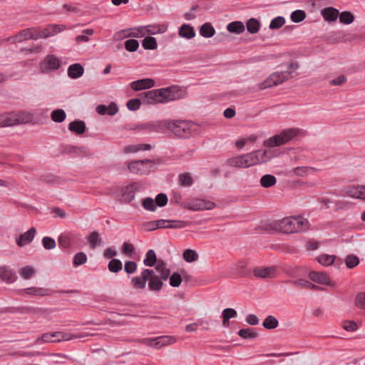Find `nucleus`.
Wrapping results in <instances>:
<instances>
[{
  "instance_id": "obj_1",
  "label": "nucleus",
  "mask_w": 365,
  "mask_h": 365,
  "mask_svg": "<svg viewBox=\"0 0 365 365\" xmlns=\"http://www.w3.org/2000/svg\"><path fill=\"white\" fill-rule=\"evenodd\" d=\"M269 227L277 232L291 234L307 230L309 227V222L302 217H287L272 222Z\"/></svg>"
},
{
  "instance_id": "obj_2",
  "label": "nucleus",
  "mask_w": 365,
  "mask_h": 365,
  "mask_svg": "<svg viewBox=\"0 0 365 365\" xmlns=\"http://www.w3.org/2000/svg\"><path fill=\"white\" fill-rule=\"evenodd\" d=\"M298 68L297 63H291L288 70L277 71L272 73L263 83L259 85V89L264 90L272 86H278L292 77V73Z\"/></svg>"
},
{
  "instance_id": "obj_3",
  "label": "nucleus",
  "mask_w": 365,
  "mask_h": 365,
  "mask_svg": "<svg viewBox=\"0 0 365 365\" xmlns=\"http://www.w3.org/2000/svg\"><path fill=\"white\" fill-rule=\"evenodd\" d=\"M193 125L186 120L167 119L166 130L172 131L177 137L189 138L192 133Z\"/></svg>"
},
{
  "instance_id": "obj_4",
  "label": "nucleus",
  "mask_w": 365,
  "mask_h": 365,
  "mask_svg": "<svg viewBox=\"0 0 365 365\" xmlns=\"http://www.w3.org/2000/svg\"><path fill=\"white\" fill-rule=\"evenodd\" d=\"M298 134V130L295 128L285 129L279 134L273 135L265 140L263 145L265 147L274 148L286 144Z\"/></svg>"
},
{
  "instance_id": "obj_5",
  "label": "nucleus",
  "mask_w": 365,
  "mask_h": 365,
  "mask_svg": "<svg viewBox=\"0 0 365 365\" xmlns=\"http://www.w3.org/2000/svg\"><path fill=\"white\" fill-rule=\"evenodd\" d=\"M148 103H164L182 98L180 93H143Z\"/></svg>"
},
{
  "instance_id": "obj_6",
  "label": "nucleus",
  "mask_w": 365,
  "mask_h": 365,
  "mask_svg": "<svg viewBox=\"0 0 365 365\" xmlns=\"http://www.w3.org/2000/svg\"><path fill=\"white\" fill-rule=\"evenodd\" d=\"M180 206L184 209L197 211L212 210L215 207V203L205 200L194 199L191 202H184L181 203Z\"/></svg>"
},
{
  "instance_id": "obj_7",
  "label": "nucleus",
  "mask_w": 365,
  "mask_h": 365,
  "mask_svg": "<svg viewBox=\"0 0 365 365\" xmlns=\"http://www.w3.org/2000/svg\"><path fill=\"white\" fill-rule=\"evenodd\" d=\"M29 39H37L35 28H29L23 29L21 31H19L17 34L6 38L5 41L11 42L12 43H16L23 42L24 41Z\"/></svg>"
},
{
  "instance_id": "obj_8",
  "label": "nucleus",
  "mask_w": 365,
  "mask_h": 365,
  "mask_svg": "<svg viewBox=\"0 0 365 365\" xmlns=\"http://www.w3.org/2000/svg\"><path fill=\"white\" fill-rule=\"evenodd\" d=\"M61 66L60 60L54 55H48L40 65V69L43 73H47L52 70L58 69Z\"/></svg>"
},
{
  "instance_id": "obj_9",
  "label": "nucleus",
  "mask_w": 365,
  "mask_h": 365,
  "mask_svg": "<svg viewBox=\"0 0 365 365\" xmlns=\"http://www.w3.org/2000/svg\"><path fill=\"white\" fill-rule=\"evenodd\" d=\"M150 160H134L128 163V168L130 173L138 175L145 174L148 172L147 164L150 163Z\"/></svg>"
},
{
  "instance_id": "obj_10",
  "label": "nucleus",
  "mask_w": 365,
  "mask_h": 365,
  "mask_svg": "<svg viewBox=\"0 0 365 365\" xmlns=\"http://www.w3.org/2000/svg\"><path fill=\"white\" fill-rule=\"evenodd\" d=\"M167 119L159 120L156 121H151L143 123L140 125V129L147 130L148 132H162L166 130Z\"/></svg>"
},
{
  "instance_id": "obj_11",
  "label": "nucleus",
  "mask_w": 365,
  "mask_h": 365,
  "mask_svg": "<svg viewBox=\"0 0 365 365\" xmlns=\"http://www.w3.org/2000/svg\"><path fill=\"white\" fill-rule=\"evenodd\" d=\"M153 274V269H145L141 272L140 277H135L132 279V284L135 288L144 289L146 285V282L150 276Z\"/></svg>"
},
{
  "instance_id": "obj_12",
  "label": "nucleus",
  "mask_w": 365,
  "mask_h": 365,
  "mask_svg": "<svg viewBox=\"0 0 365 365\" xmlns=\"http://www.w3.org/2000/svg\"><path fill=\"white\" fill-rule=\"evenodd\" d=\"M153 86H155V81L152 78H143L130 83V88L135 91L149 89Z\"/></svg>"
},
{
  "instance_id": "obj_13",
  "label": "nucleus",
  "mask_w": 365,
  "mask_h": 365,
  "mask_svg": "<svg viewBox=\"0 0 365 365\" xmlns=\"http://www.w3.org/2000/svg\"><path fill=\"white\" fill-rule=\"evenodd\" d=\"M276 273L275 267H258L254 269L253 274L259 278H272Z\"/></svg>"
},
{
  "instance_id": "obj_14",
  "label": "nucleus",
  "mask_w": 365,
  "mask_h": 365,
  "mask_svg": "<svg viewBox=\"0 0 365 365\" xmlns=\"http://www.w3.org/2000/svg\"><path fill=\"white\" fill-rule=\"evenodd\" d=\"M36 230L35 227H31L27 232L21 234L18 239L16 243L18 246L23 247L25 245L31 242L36 235Z\"/></svg>"
},
{
  "instance_id": "obj_15",
  "label": "nucleus",
  "mask_w": 365,
  "mask_h": 365,
  "mask_svg": "<svg viewBox=\"0 0 365 365\" xmlns=\"http://www.w3.org/2000/svg\"><path fill=\"white\" fill-rule=\"evenodd\" d=\"M96 111L100 115H114L116 114L118 111V106L115 103L111 102L108 106L106 105H98L96 107Z\"/></svg>"
},
{
  "instance_id": "obj_16",
  "label": "nucleus",
  "mask_w": 365,
  "mask_h": 365,
  "mask_svg": "<svg viewBox=\"0 0 365 365\" xmlns=\"http://www.w3.org/2000/svg\"><path fill=\"white\" fill-rule=\"evenodd\" d=\"M346 194L350 197L365 200V185L348 187L346 189Z\"/></svg>"
},
{
  "instance_id": "obj_17",
  "label": "nucleus",
  "mask_w": 365,
  "mask_h": 365,
  "mask_svg": "<svg viewBox=\"0 0 365 365\" xmlns=\"http://www.w3.org/2000/svg\"><path fill=\"white\" fill-rule=\"evenodd\" d=\"M321 14L326 21H335L339 15L338 9L334 7H327L321 11Z\"/></svg>"
},
{
  "instance_id": "obj_18",
  "label": "nucleus",
  "mask_w": 365,
  "mask_h": 365,
  "mask_svg": "<svg viewBox=\"0 0 365 365\" xmlns=\"http://www.w3.org/2000/svg\"><path fill=\"white\" fill-rule=\"evenodd\" d=\"M178 34L181 38L191 39L196 35L194 28L190 24H182L178 29Z\"/></svg>"
},
{
  "instance_id": "obj_19",
  "label": "nucleus",
  "mask_w": 365,
  "mask_h": 365,
  "mask_svg": "<svg viewBox=\"0 0 365 365\" xmlns=\"http://www.w3.org/2000/svg\"><path fill=\"white\" fill-rule=\"evenodd\" d=\"M68 129L77 135H82L86 131V125L84 121L76 120L68 124Z\"/></svg>"
},
{
  "instance_id": "obj_20",
  "label": "nucleus",
  "mask_w": 365,
  "mask_h": 365,
  "mask_svg": "<svg viewBox=\"0 0 365 365\" xmlns=\"http://www.w3.org/2000/svg\"><path fill=\"white\" fill-rule=\"evenodd\" d=\"M146 34L148 35H155L158 34H164L167 31L168 26L167 24H151L145 26Z\"/></svg>"
},
{
  "instance_id": "obj_21",
  "label": "nucleus",
  "mask_w": 365,
  "mask_h": 365,
  "mask_svg": "<svg viewBox=\"0 0 365 365\" xmlns=\"http://www.w3.org/2000/svg\"><path fill=\"white\" fill-rule=\"evenodd\" d=\"M148 288L151 291L158 292L163 287V280L158 276L155 274V272L153 271V274L148 279Z\"/></svg>"
},
{
  "instance_id": "obj_22",
  "label": "nucleus",
  "mask_w": 365,
  "mask_h": 365,
  "mask_svg": "<svg viewBox=\"0 0 365 365\" xmlns=\"http://www.w3.org/2000/svg\"><path fill=\"white\" fill-rule=\"evenodd\" d=\"M137 185L136 183H131L129 185L126 186L123 191L122 197L125 202H130L135 197V193L137 190Z\"/></svg>"
},
{
  "instance_id": "obj_23",
  "label": "nucleus",
  "mask_w": 365,
  "mask_h": 365,
  "mask_svg": "<svg viewBox=\"0 0 365 365\" xmlns=\"http://www.w3.org/2000/svg\"><path fill=\"white\" fill-rule=\"evenodd\" d=\"M309 278L317 283L322 284H328L329 278L325 272H311L309 274Z\"/></svg>"
},
{
  "instance_id": "obj_24",
  "label": "nucleus",
  "mask_w": 365,
  "mask_h": 365,
  "mask_svg": "<svg viewBox=\"0 0 365 365\" xmlns=\"http://www.w3.org/2000/svg\"><path fill=\"white\" fill-rule=\"evenodd\" d=\"M84 72L83 67L80 63H74L68 66V75L71 78L81 77Z\"/></svg>"
},
{
  "instance_id": "obj_25",
  "label": "nucleus",
  "mask_w": 365,
  "mask_h": 365,
  "mask_svg": "<svg viewBox=\"0 0 365 365\" xmlns=\"http://www.w3.org/2000/svg\"><path fill=\"white\" fill-rule=\"evenodd\" d=\"M56 24H50L41 31H37L36 29V35L37 36V39L39 38H46L49 36H52L56 34Z\"/></svg>"
},
{
  "instance_id": "obj_26",
  "label": "nucleus",
  "mask_w": 365,
  "mask_h": 365,
  "mask_svg": "<svg viewBox=\"0 0 365 365\" xmlns=\"http://www.w3.org/2000/svg\"><path fill=\"white\" fill-rule=\"evenodd\" d=\"M16 125L14 113H4L0 115V126H12Z\"/></svg>"
},
{
  "instance_id": "obj_27",
  "label": "nucleus",
  "mask_w": 365,
  "mask_h": 365,
  "mask_svg": "<svg viewBox=\"0 0 365 365\" xmlns=\"http://www.w3.org/2000/svg\"><path fill=\"white\" fill-rule=\"evenodd\" d=\"M16 125L21 123H28L33 120V115L26 111H19L14 113Z\"/></svg>"
},
{
  "instance_id": "obj_28",
  "label": "nucleus",
  "mask_w": 365,
  "mask_h": 365,
  "mask_svg": "<svg viewBox=\"0 0 365 365\" xmlns=\"http://www.w3.org/2000/svg\"><path fill=\"white\" fill-rule=\"evenodd\" d=\"M289 282L297 287H299L304 288V289H314V290H322V287H320L317 285H315L307 280L302 279L295 280V281H290Z\"/></svg>"
},
{
  "instance_id": "obj_29",
  "label": "nucleus",
  "mask_w": 365,
  "mask_h": 365,
  "mask_svg": "<svg viewBox=\"0 0 365 365\" xmlns=\"http://www.w3.org/2000/svg\"><path fill=\"white\" fill-rule=\"evenodd\" d=\"M0 278L8 283H11L14 281L15 277L13 272L4 266L0 267Z\"/></svg>"
},
{
  "instance_id": "obj_30",
  "label": "nucleus",
  "mask_w": 365,
  "mask_h": 365,
  "mask_svg": "<svg viewBox=\"0 0 365 365\" xmlns=\"http://www.w3.org/2000/svg\"><path fill=\"white\" fill-rule=\"evenodd\" d=\"M200 34L205 38H210L215 35V29L210 23H205L200 29Z\"/></svg>"
},
{
  "instance_id": "obj_31",
  "label": "nucleus",
  "mask_w": 365,
  "mask_h": 365,
  "mask_svg": "<svg viewBox=\"0 0 365 365\" xmlns=\"http://www.w3.org/2000/svg\"><path fill=\"white\" fill-rule=\"evenodd\" d=\"M244 155L231 158L227 160V164L230 167L246 168Z\"/></svg>"
},
{
  "instance_id": "obj_32",
  "label": "nucleus",
  "mask_w": 365,
  "mask_h": 365,
  "mask_svg": "<svg viewBox=\"0 0 365 365\" xmlns=\"http://www.w3.org/2000/svg\"><path fill=\"white\" fill-rule=\"evenodd\" d=\"M227 29L230 33L242 34L245 31V26L241 21H233L227 26Z\"/></svg>"
},
{
  "instance_id": "obj_33",
  "label": "nucleus",
  "mask_w": 365,
  "mask_h": 365,
  "mask_svg": "<svg viewBox=\"0 0 365 365\" xmlns=\"http://www.w3.org/2000/svg\"><path fill=\"white\" fill-rule=\"evenodd\" d=\"M60 334L56 332L53 333H46L43 334L41 338H38L36 339V343H38L39 341H41L43 342H59L61 341V339H58V336Z\"/></svg>"
},
{
  "instance_id": "obj_34",
  "label": "nucleus",
  "mask_w": 365,
  "mask_h": 365,
  "mask_svg": "<svg viewBox=\"0 0 365 365\" xmlns=\"http://www.w3.org/2000/svg\"><path fill=\"white\" fill-rule=\"evenodd\" d=\"M57 333L60 334L58 336V339H61V341H68L73 339L83 338L88 336H93V334H68L67 333L57 331Z\"/></svg>"
},
{
  "instance_id": "obj_35",
  "label": "nucleus",
  "mask_w": 365,
  "mask_h": 365,
  "mask_svg": "<svg viewBox=\"0 0 365 365\" xmlns=\"http://www.w3.org/2000/svg\"><path fill=\"white\" fill-rule=\"evenodd\" d=\"M277 182L276 178L272 175H264L260 179V185L262 187L267 188L274 185Z\"/></svg>"
},
{
  "instance_id": "obj_36",
  "label": "nucleus",
  "mask_w": 365,
  "mask_h": 365,
  "mask_svg": "<svg viewBox=\"0 0 365 365\" xmlns=\"http://www.w3.org/2000/svg\"><path fill=\"white\" fill-rule=\"evenodd\" d=\"M142 46L146 50H155L158 48L155 38L147 36L142 41Z\"/></svg>"
},
{
  "instance_id": "obj_37",
  "label": "nucleus",
  "mask_w": 365,
  "mask_h": 365,
  "mask_svg": "<svg viewBox=\"0 0 365 365\" xmlns=\"http://www.w3.org/2000/svg\"><path fill=\"white\" fill-rule=\"evenodd\" d=\"M279 322L276 317L269 315L265 318L262 322V326L267 329H274L277 327Z\"/></svg>"
},
{
  "instance_id": "obj_38",
  "label": "nucleus",
  "mask_w": 365,
  "mask_h": 365,
  "mask_svg": "<svg viewBox=\"0 0 365 365\" xmlns=\"http://www.w3.org/2000/svg\"><path fill=\"white\" fill-rule=\"evenodd\" d=\"M255 157L258 160V164L265 163L272 158L270 151L267 150H255L254 151Z\"/></svg>"
},
{
  "instance_id": "obj_39",
  "label": "nucleus",
  "mask_w": 365,
  "mask_h": 365,
  "mask_svg": "<svg viewBox=\"0 0 365 365\" xmlns=\"http://www.w3.org/2000/svg\"><path fill=\"white\" fill-rule=\"evenodd\" d=\"M157 261V257L155 252L153 250H149L145 255V258L143 260V263L145 266L153 267L155 265Z\"/></svg>"
},
{
  "instance_id": "obj_40",
  "label": "nucleus",
  "mask_w": 365,
  "mask_h": 365,
  "mask_svg": "<svg viewBox=\"0 0 365 365\" xmlns=\"http://www.w3.org/2000/svg\"><path fill=\"white\" fill-rule=\"evenodd\" d=\"M246 26L250 34H256L259 30L260 24L256 19L252 18L247 21Z\"/></svg>"
},
{
  "instance_id": "obj_41",
  "label": "nucleus",
  "mask_w": 365,
  "mask_h": 365,
  "mask_svg": "<svg viewBox=\"0 0 365 365\" xmlns=\"http://www.w3.org/2000/svg\"><path fill=\"white\" fill-rule=\"evenodd\" d=\"M108 270L113 273L120 272L123 268V264L120 259H112L108 264Z\"/></svg>"
},
{
  "instance_id": "obj_42",
  "label": "nucleus",
  "mask_w": 365,
  "mask_h": 365,
  "mask_svg": "<svg viewBox=\"0 0 365 365\" xmlns=\"http://www.w3.org/2000/svg\"><path fill=\"white\" fill-rule=\"evenodd\" d=\"M94 34V30L93 29H88L83 30L81 35L76 37L75 40L76 43L80 42H88L89 41V36Z\"/></svg>"
},
{
  "instance_id": "obj_43",
  "label": "nucleus",
  "mask_w": 365,
  "mask_h": 365,
  "mask_svg": "<svg viewBox=\"0 0 365 365\" xmlns=\"http://www.w3.org/2000/svg\"><path fill=\"white\" fill-rule=\"evenodd\" d=\"M26 294L35 295V296H46L48 294V290L40 287H29L24 290Z\"/></svg>"
},
{
  "instance_id": "obj_44",
  "label": "nucleus",
  "mask_w": 365,
  "mask_h": 365,
  "mask_svg": "<svg viewBox=\"0 0 365 365\" xmlns=\"http://www.w3.org/2000/svg\"><path fill=\"white\" fill-rule=\"evenodd\" d=\"M66 117V114L63 109H56L52 111L51 118V120L56 123L63 122Z\"/></svg>"
},
{
  "instance_id": "obj_45",
  "label": "nucleus",
  "mask_w": 365,
  "mask_h": 365,
  "mask_svg": "<svg viewBox=\"0 0 365 365\" xmlns=\"http://www.w3.org/2000/svg\"><path fill=\"white\" fill-rule=\"evenodd\" d=\"M238 334L243 339H255L258 336V333L253 329H242L239 331Z\"/></svg>"
},
{
  "instance_id": "obj_46",
  "label": "nucleus",
  "mask_w": 365,
  "mask_h": 365,
  "mask_svg": "<svg viewBox=\"0 0 365 365\" xmlns=\"http://www.w3.org/2000/svg\"><path fill=\"white\" fill-rule=\"evenodd\" d=\"M179 182L181 186L189 187L192 185L193 180L191 175L188 173L180 174L178 177Z\"/></svg>"
},
{
  "instance_id": "obj_47",
  "label": "nucleus",
  "mask_w": 365,
  "mask_h": 365,
  "mask_svg": "<svg viewBox=\"0 0 365 365\" xmlns=\"http://www.w3.org/2000/svg\"><path fill=\"white\" fill-rule=\"evenodd\" d=\"M359 264V259L354 255H348L345 258V264L347 268L353 269Z\"/></svg>"
},
{
  "instance_id": "obj_48",
  "label": "nucleus",
  "mask_w": 365,
  "mask_h": 365,
  "mask_svg": "<svg viewBox=\"0 0 365 365\" xmlns=\"http://www.w3.org/2000/svg\"><path fill=\"white\" fill-rule=\"evenodd\" d=\"M339 21L341 24H350L354 20V16L350 11H342L339 15Z\"/></svg>"
},
{
  "instance_id": "obj_49",
  "label": "nucleus",
  "mask_w": 365,
  "mask_h": 365,
  "mask_svg": "<svg viewBox=\"0 0 365 365\" xmlns=\"http://www.w3.org/2000/svg\"><path fill=\"white\" fill-rule=\"evenodd\" d=\"M182 257L187 262H192L197 259V252L191 249H187L183 252Z\"/></svg>"
},
{
  "instance_id": "obj_50",
  "label": "nucleus",
  "mask_w": 365,
  "mask_h": 365,
  "mask_svg": "<svg viewBox=\"0 0 365 365\" xmlns=\"http://www.w3.org/2000/svg\"><path fill=\"white\" fill-rule=\"evenodd\" d=\"M335 260L334 255H322L317 257V261L319 264L324 266H329L334 263Z\"/></svg>"
},
{
  "instance_id": "obj_51",
  "label": "nucleus",
  "mask_w": 365,
  "mask_h": 365,
  "mask_svg": "<svg viewBox=\"0 0 365 365\" xmlns=\"http://www.w3.org/2000/svg\"><path fill=\"white\" fill-rule=\"evenodd\" d=\"M131 37L141 38L147 36L145 26L130 28Z\"/></svg>"
},
{
  "instance_id": "obj_52",
  "label": "nucleus",
  "mask_w": 365,
  "mask_h": 365,
  "mask_svg": "<svg viewBox=\"0 0 365 365\" xmlns=\"http://www.w3.org/2000/svg\"><path fill=\"white\" fill-rule=\"evenodd\" d=\"M244 158L246 168H249L250 166L258 164V160L255 157L254 151L250 153L244 155Z\"/></svg>"
},
{
  "instance_id": "obj_53",
  "label": "nucleus",
  "mask_w": 365,
  "mask_h": 365,
  "mask_svg": "<svg viewBox=\"0 0 365 365\" xmlns=\"http://www.w3.org/2000/svg\"><path fill=\"white\" fill-rule=\"evenodd\" d=\"M86 261H87L86 255L83 252H80L76 253L74 255L73 263L75 267H78V266L85 264L86 262Z\"/></svg>"
},
{
  "instance_id": "obj_54",
  "label": "nucleus",
  "mask_w": 365,
  "mask_h": 365,
  "mask_svg": "<svg viewBox=\"0 0 365 365\" xmlns=\"http://www.w3.org/2000/svg\"><path fill=\"white\" fill-rule=\"evenodd\" d=\"M168 279L170 285L173 287H178L182 281V277L178 272H173Z\"/></svg>"
},
{
  "instance_id": "obj_55",
  "label": "nucleus",
  "mask_w": 365,
  "mask_h": 365,
  "mask_svg": "<svg viewBox=\"0 0 365 365\" xmlns=\"http://www.w3.org/2000/svg\"><path fill=\"white\" fill-rule=\"evenodd\" d=\"M131 37L130 28L123 29L114 34L113 39L115 41H121L125 38Z\"/></svg>"
},
{
  "instance_id": "obj_56",
  "label": "nucleus",
  "mask_w": 365,
  "mask_h": 365,
  "mask_svg": "<svg viewBox=\"0 0 365 365\" xmlns=\"http://www.w3.org/2000/svg\"><path fill=\"white\" fill-rule=\"evenodd\" d=\"M285 24V19L282 16H277L274 18L269 26L270 29H278Z\"/></svg>"
},
{
  "instance_id": "obj_57",
  "label": "nucleus",
  "mask_w": 365,
  "mask_h": 365,
  "mask_svg": "<svg viewBox=\"0 0 365 365\" xmlns=\"http://www.w3.org/2000/svg\"><path fill=\"white\" fill-rule=\"evenodd\" d=\"M19 274L24 279H29L35 274V269L31 266H26L20 270Z\"/></svg>"
},
{
  "instance_id": "obj_58",
  "label": "nucleus",
  "mask_w": 365,
  "mask_h": 365,
  "mask_svg": "<svg viewBox=\"0 0 365 365\" xmlns=\"http://www.w3.org/2000/svg\"><path fill=\"white\" fill-rule=\"evenodd\" d=\"M142 205L144 209L149 211H155L156 205L155 201L151 197H145L142 200Z\"/></svg>"
},
{
  "instance_id": "obj_59",
  "label": "nucleus",
  "mask_w": 365,
  "mask_h": 365,
  "mask_svg": "<svg viewBox=\"0 0 365 365\" xmlns=\"http://www.w3.org/2000/svg\"><path fill=\"white\" fill-rule=\"evenodd\" d=\"M306 17V14L302 10H296L291 14V19L293 22L299 23L303 21Z\"/></svg>"
},
{
  "instance_id": "obj_60",
  "label": "nucleus",
  "mask_w": 365,
  "mask_h": 365,
  "mask_svg": "<svg viewBox=\"0 0 365 365\" xmlns=\"http://www.w3.org/2000/svg\"><path fill=\"white\" fill-rule=\"evenodd\" d=\"M139 47V43L135 39H129L125 42V48L130 52H134L138 50Z\"/></svg>"
},
{
  "instance_id": "obj_61",
  "label": "nucleus",
  "mask_w": 365,
  "mask_h": 365,
  "mask_svg": "<svg viewBox=\"0 0 365 365\" xmlns=\"http://www.w3.org/2000/svg\"><path fill=\"white\" fill-rule=\"evenodd\" d=\"M355 305L361 309H365V292H360L355 298Z\"/></svg>"
},
{
  "instance_id": "obj_62",
  "label": "nucleus",
  "mask_w": 365,
  "mask_h": 365,
  "mask_svg": "<svg viewBox=\"0 0 365 365\" xmlns=\"http://www.w3.org/2000/svg\"><path fill=\"white\" fill-rule=\"evenodd\" d=\"M141 101L138 98L130 99L126 103V106L130 110H137L139 109Z\"/></svg>"
},
{
  "instance_id": "obj_63",
  "label": "nucleus",
  "mask_w": 365,
  "mask_h": 365,
  "mask_svg": "<svg viewBox=\"0 0 365 365\" xmlns=\"http://www.w3.org/2000/svg\"><path fill=\"white\" fill-rule=\"evenodd\" d=\"M42 244L46 250H52L56 247L55 240L50 237H44L42 239Z\"/></svg>"
},
{
  "instance_id": "obj_64",
  "label": "nucleus",
  "mask_w": 365,
  "mask_h": 365,
  "mask_svg": "<svg viewBox=\"0 0 365 365\" xmlns=\"http://www.w3.org/2000/svg\"><path fill=\"white\" fill-rule=\"evenodd\" d=\"M99 241V234L96 231L92 232L88 236V242L91 248L94 249Z\"/></svg>"
}]
</instances>
